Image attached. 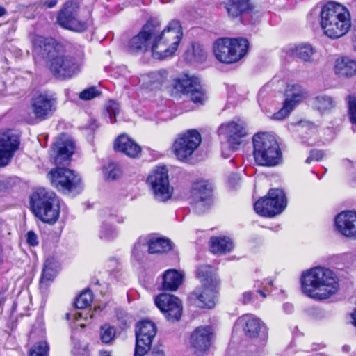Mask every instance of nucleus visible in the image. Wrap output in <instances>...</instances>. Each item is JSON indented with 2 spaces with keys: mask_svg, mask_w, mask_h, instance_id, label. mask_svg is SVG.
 <instances>
[{
  "mask_svg": "<svg viewBox=\"0 0 356 356\" xmlns=\"http://www.w3.org/2000/svg\"><path fill=\"white\" fill-rule=\"evenodd\" d=\"M182 36L179 21H171L164 29L157 21H148L140 31L129 40L127 51L131 54L139 55L150 50L154 58L163 59L175 54Z\"/></svg>",
  "mask_w": 356,
  "mask_h": 356,
  "instance_id": "obj_1",
  "label": "nucleus"
},
{
  "mask_svg": "<svg viewBox=\"0 0 356 356\" xmlns=\"http://www.w3.org/2000/svg\"><path fill=\"white\" fill-rule=\"evenodd\" d=\"M302 291L314 300H325L335 294L339 288V280L334 271L316 266L304 271L301 276Z\"/></svg>",
  "mask_w": 356,
  "mask_h": 356,
  "instance_id": "obj_2",
  "label": "nucleus"
},
{
  "mask_svg": "<svg viewBox=\"0 0 356 356\" xmlns=\"http://www.w3.org/2000/svg\"><path fill=\"white\" fill-rule=\"evenodd\" d=\"M321 26L325 35L332 39L343 36L351 26L349 10L340 3H327L321 11Z\"/></svg>",
  "mask_w": 356,
  "mask_h": 356,
  "instance_id": "obj_3",
  "label": "nucleus"
},
{
  "mask_svg": "<svg viewBox=\"0 0 356 356\" xmlns=\"http://www.w3.org/2000/svg\"><path fill=\"white\" fill-rule=\"evenodd\" d=\"M197 277L202 286L192 292L189 298L197 307L211 309L216 302L218 278L209 265H202L197 268Z\"/></svg>",
  "mask_w": 356,
  "mask_h": 356,
  "instance_id": "obj_4",
  "label": "nucleus"
},
{
  "mask_svg": "<svg viewBox=\"0 0 356 356\" xmlns=\"http://www.w3.org/2000/svg\"><path fill=\"white\" fill-rule=\"evenodd\" d=\"M33 213L41 221L55 223L60 214V201L56 195L44 188L37 189L31 196Z\"/></svg>",
  "mask_w": 356,
  "mask_h": 356,
  "instance_id": "obj_5",
  "label": "nucleus"
},
{
  "mask_svg": "<svg viewBox=\"0 0 356 356\" xmlns=\"http://www.w3.org/2000/svg\"><path fill=\"white\" fill-rule=\"evenodd\" d=\"M253 156L258 165L273 167L282 161V152L275 138L268 133H257L252 138Z\"/></svg>",
  "mask_w": 356,
  "mask_h": 356,
  "instance_id": "obj_6",
  "label": "nucleus"
},
{
  "mask_svg": "<svg viewBox=\"0 0 356 356\" xmlns=\"http://www.w3.org/2000/svg\"><path fill=\"white\" fill-rule=\"evenodd\" d=\"M249 42L243 38H222L216 40L213 51L218 60L230 64L240 60L247 53Z\"/></svg>",
  "mask_w": 356,
  "mask_h": 356,
  "instance_id": "obj_7",
  "label": "nucleus"
},
{
  "mask_svg": "<svg viewBox=\"0 0 356 356\" xmlns=\"http://www.w3.org/2000/svg\"><path fill=\"white\" fill-rule=\"evenodd\" d=\"M286 204L284 191L279 188H273L268 191V197H262L254 203V209L260 216L273 217L281 213Z\"/></svg>",
  "mask_w": 356,
  "mask_h": 356,
  "instance_id": "obj_8",
  "label": "nucleus"
},
{
  "mask_svg": "<svg viewBox=\"0 0 356 356\" xmlns=\"http://www.w3.org/2000/svg\"><path fill=\"white\" fill-rule=\"evenodd\" d=\"M174 88L197 105H203L207 101V91L197 77L183 74L175 80Z\"/></svg>",
  "mask_w": 356,
  "mask_h": 356,
  "instance_id": "obj_9",
  "label": "nucleus"
},
{
  "mask_svg": "<svg viewBox=\"0 0 356 356\" xmlns=\"http://www.w3.org/2000/svg\"><path fill=\"white\" fill-rule=\"evenodd\" d=\"M83 60L82 51L77 58L59 54L50 60L49 70L56 77L71 78L79 71Z\"/></svg>",
  "mask_w": 356,
  "mask_h": 356,
  "instance_id": "obj_10",
  "label": "nucleus"
},
{
  "mask_svg": "<svg viewBox=\"0 0 356 356\" xmlns=\"http://www.w3.org/2000/svg\"><path fill=\"white\" fill-rule=\"evenodd\" d=\"M57 22L63 28L75 32L87 29V22L79 15V7L76 3L66 2L58 12Z\"/></svg>",
  "mask_w": 356,
  "mask_h": 356,
  "instance_id": "obj_11",
  "label": "nucleus"
},
{
  "mask_svg": "<svg viewBox=\"0 0 356 356\" xmlns=\"http://www.w3.org/2000/svg\"><path fill=\"white\" fill-rule=\"evenodd\" d=\"M51 184L64 193L79 192L81 179L74 172L67 168H56L48 174Z\"/></svg>",
  "mask_w": 356,
  "mask_h": 356,
  "instance_id": "obj_12",
  "label": "nucleus"
},
{
  "mask_svg": "<svg viewBox=\"0 0 356 356\" xmlns=\"http://www.w3.org/2000/svg\"><path fill=\"white\" fill-rule=\"evenodd\" d=\"M201 143L200 133L194 129L179 135L173 143L172 151L177 159L186 161L191 157Z\"/></svg>",
  "mask_w": 356,
  "mask_h": 356,
  "instance_id": "obj_13",
  "label": "nucleus"
},
{
  "mask_svg": "<svg viewBox=\"0 0 356 356\" xmlns=\"http://www.w3.org/2000/svg\"><path fill=\"white\" fill-rule=\"evenodd\" d=\"M147 182L156 200L165 202L171 197L173 189L170 186L168 170L165 166L155 168L149 175Z\"/></svg>",
  "mask_w": 356,
  "mask_h": 356,
  "instance_id": "obj_14",
  "label": "nucleus"
},
{
  "mask_svg": "<svg viewBox=\"0 0 356 356\" xmlns=\"http://www.w3.org/2000/svg\"><path fill=\"white\" fill-rule=\"evenodd\" d=\"M214 338L215 334L211 326H199L190 336L189 348L196 356H204L209 352Z\"/></svg>",
  "mask_w": 356,
  "mask_h": 356,
  "instance_id": "obj_15",
  "label": "nucleus"
},
{
  "mask_svg": "<svg viewBox=\"0 0 356 356\" xmlns=\"http://www.w3.org/2000/svg\"><path fill=\"white\" fill-rule=\"evenodd\" d=\"M156 334V327L153 322L142 321L137 324L134 356H145L149 351Z\"/></svg>",
  "mask_w": 356,
  "mask_h": 356,
  "instance_id": "obj_16",
  "label": "nucleus"
},
{
  "mask_svg": "<svg viewBox=\"0 0 356 356\" xmlns=\"http://www.w3.org/2000/svg\"><path fill=\"white\" fill-rule=\"evenodd\" d=\"M220 136L225 138L232 149H238L242 140L248 135L245 122L241 119L222 123L218 129Z\"/></svg>",
  "mask_w": 356,
  "mask_h": 356,
  "instance_id": "obj_17",
  "label": "nucleus"
},
{
  "mask_svg": "<svg viewBox=\"0 0 356 356\" xmlns=\"http://www.w3.org/2000/svg\"><path fill=\"white\" fill-rule=\"evenodd\" d=\"M20 145V136L13 129L0 131V168L8 165Z\"/></svg>",
  "mask_w": 356,
  "mask_h": 356,
  "instance_id": "obj_18",
  "label": "nucleus"
},
{
  "mask_svg": "<svg viewBox=\"0 0 356 356\" xmlns=\"http://www.w3.org/2000/svg\"><path fill=\"white\" fill-rule=\"evenodd\" d=\"M56 108V99L46 93H40L33 97L31 102V111L34 119L29 120L30 123L35 120L42 121L51 115Z\"/></svg>",
  "mask_w": 356,
  "mask_h": 356,
  "instance_id": "obj_19",
  "label": "nucleus"
},
{
  "mask_svg": "<svg viewBox=\"0 0 356 356\" xmlns=\"http://www.w3.org/2000/svg\"><path fill=\"white\" fill-rule=\"evenodd\" d=\"M155 304L168 321L175 322L181 318V302L174 295L161 293L156 298Z\"/></svg>",
  "mask_w": 356,
  "mask_h": 356,
  "instance_id": "obj_20",
  "label": "nucleus"
},
{
  "mask_svg": "<svg viewBox=\"0 0 356 356\" xmlns=\"http://www.w3.org/2000/svg\"><path fill=\"white\" fill-rule=\"evenodd\" d=\"M212 184L208 181L200 180L193 184L191 195L198 212H205L212 205Z\"/></svg>",
  "mask_w": 356,
  "mask_h": 356,
  "instance_id": "obj_21",
  "label": "nucleus"
},
{
  "mask_svg": "<svg viewBox=\"0 0 356 356\" xmlns=\"http://www.w3.org/2000/svg\"><path fill=\"white\" fill-rule=\"evenodd\" d=\"M33 45L38 54H40L44 58H49V60L58 55L63 49L62 45L54 38H44L41 35H35L33 38Z\"/></svg>",
  "mask_w": 356,
  "mask_h": 356,
  "instance_id": "obj_22",
  "label": "nucleus"
},
{
  "mask_svg": "<svg viewBox=\"0 0 356 356\" xmlns=\"http://www.w3.org/2000/svg\"><path fill=\"white\" fill-rule=\"evenodd\" d=\"M335 225L342 235L356 238V211L341 212L335 218Z\"/></svg>",
  "mask_w": 356,
  "mask_h": 356,
  "instance_id": "obj_23",
  "label": "nucleus"
},
{
  "mask_svg": "<svg viewBox=\"0 0 356 356\" xmlns=\"http://www.w3.org/2000/svg\"><path fill=\"white\" fill-rule=\"evenodd\" d=\"M114 149L129 157L136 158L141 152V147L126 134L120 135L115 141Z\"/></svg>",
  "mask_w": 356,
  "mask_h": 356,
  "instance_id": "obj_24",
  "label": "nucleus"
},
{
  "mask_svg": "<svg viewBox=\"0 0 356 356\" xmlns=\"http://www.w3.org/2000/svg\"><path fill=\"white\" fill-rule=\"evenodd\" d=\"M74 143L71 139L57 141L54 143L53 151L56 153L54 163L56 165H65L73 154Z\"/></svg>",
  "mask_w": 356,
  "mask_h": 356,
  "instance_id": "obj_25",
  "label": "nucleus"
},
{
  "mask_svg": "<svg viewBox=\"0 0 356 356\" xmlns=\"http://www.w3.org/2000/svg\"><path fill=\"white\" fill-rule=\"evenodd\" d=\"M238 323L243 327L245 335L250 338L256 337L264 328L260 319L252 314H246L238 318Z\"/></svg>",
  "mask_w": 356,
  "mask_h": 356,
  "instance_id": "obj_26",
  "label": "nucleus"
},
{
  "mask_svg": "<svg viewBox=\"0 0 356 356\" xmlns=\"http://www.w3.org/2000/svg\"><path fill=\"white\" fill-rule=\"evenodd\" d=\"M140 242L148 243V252L149 254H163L172 249L170 241L161 237L143 236Z\"/></svg>",
  "mask_w": 356,
  "mask_h": 356,
  "instance_id": "obj_27",
  "label": "nucleus"
},
{
  "mask_svg": "<svg viewBox=\"0 0 356 356\" xmlns=\"http://www.w3.org/2000/svg\"><path fill=\"white\" fill-rule=\"evenodd\" d=\"M334 72L339 77L350 78L356 76V61L348 57L337 59Z\"/></svg>",
  "mask_w": 356,
  "mask_h": 356,
  "instance_id": "obj_28",
  "label": "nucleus"
},
{
  "mask_svg": "<svg viewBox=\"0 0 356 356\" xmlns=\"http://www.w3.org/2000/svg\"><path fill=\"white\" fill-rule=\"evenodd\" d=\"M312 108L321 114L330 113L337 106L336 99L326 94L316 95L311 100Z\"/></svg>",
  "mask_w": 356,
  "mask_h": 356,
  "instance_id": "obj_29",
  "label": "nucleus"
},
{
  "mask_svg": "<svg viewBox=\"0 0 356 356\" xmlns=\"http://www.w3.org/2000/svg\"><path fill=\"white\" fill-rule=\"evenodd\" d=\"M273 283V281L271 279H268L263 282H256L254 284L256 294L251 291H245L242 294L241 301L243 304H248L257 298V294H259L263 299L266 298L267 297L266 292L268 291V286H272Z\"/></svg>",
  "mask_w": 356,
  "mask_h": 356,
  "instance_id": "obj_30",
  "label": "nucleus"
},
{
  "mask_svg": "<svg viewBox=\"0 0 356 356\" xmlns=\"http://www.w3.org/2000/svg\"><path fill=\"white\" fill-rule=\"evenodd\" d=\"M226 8L228 15L232 18L242 14H252L254 11V6L251 4L250 0H230Z\"/></svg>",
  "mask_w": 356,
  "mask_h": 356,
  "instance_id": "obj_31",
  "label": "nucleus"
},
{
  "mask_svg": "<svg viewBox=\"0 0 356 356\" xmlns=\"http://www.w3.org/2000/svg\"><path fill=\"white\" fill-rule=\"evenodd\" d=\"M184 274L175 269L167 270L163 275V288L165 290L176 291L181 284Z\"/></svg>",
  "mask_w": 356,
  "mask_h": 356,
  "instance_id": "obj_32",
  "label": "nucleus"
},
{
  "mask_svg": "<svg viewBox=\"0 0 356 356\" xmlns=\"http://www.w3.org/2000/svg\"><path fill=\"white\" fill-rule=\"evenodd\" d=\"M58 269V264L54 257L45 260L40 278L42 286H47L56 277Z\"/></svg>",
  "mask_w": 356,
  "mask_h": 356,
  "instance_id": "obj_33",
  "label": "nucleus"
},
{
  "mask_svg": "<svg viewBox=\"0 0 356 356\" xmlns=\"http://www.w3.org/2000/svg\"><path fill=\"white\" fill-rule=\"evenodd\" d=\"M210 250L215 254H225L233 248L231 239L225 236H213L209 241Z\"/></svg>",
  "mask_w": 356,
  "mask_h": 356,
  "instance_id": "obj_34",
  "label": "nucleus"
},
{
  "mask_svg": "<svg viewBox=\"0 0 356 356\" xmlns=\"http://www.w3.org/2000/svg\"><path fill=\"white\" fill-rule=\"evenodd\" d=\"M166 78L167 72L165 70H160L141 76L140 78V82H141L142 85L147 88H153L161 85Z\"/></svg>",
  "mask_w": 356,
  "mask_h": 356,
  "instance_id": "obj_35",
  "label": "nucleus"
},
{
  "mask_svg": "<svg viewBox=\"0 0 356 356\" xmlns=\"http://www.w3.org/2000/svg\"><path fill=\"white\" fill-rule=\"evenodd\" d=\"M305 95L306 92L301 86L298 84L288 85L286 90L285 102H290L289 105L294 108L305 98Z\"/></svg>",
  "mask_w": 356,
  "mask_h": 356,
  "instance_id": "obj_36",
  "label": "nucleus"
},
{
  "mask_svg": "<svg viewBox=\"0 0 356 356\" xmlns=\"http://www.w3.org/2000/svg\"><path fill=\"white\" fill-rule=\"evenodd\" d=\"M315 53V49L309 44H302L296 46L293 54L304 62H312V56Z\"/></svg>",
  "mask_w": 356,
  "mask_h": 356,
  "instance_id": "obj_37",
  "label": "nucleus"
},
{
  "mask_svg": "<svg viewBox=\"0 0 356 356\" xmlns=\"http://www.w3.org/2000/svg\"><path fill=\"white\" fill-rule=\"evenodd\" d=\"M116 336V328L108 323H104L99 329V339L104 344H111Z\"/></svg>",
  "mask_w": 356,
  "mask_h": 356,
  "instance_id": "obj_38",
  "label": "nucleus"
},
{
  "mask_svg": "<svg viewBox=\"0 0 356 356\" xmlns=\"http://www.w3.org/2000/svg\"><path fill=\"white\" fill-rule=\"evenodd\" d=\"M103 172L104 177L108 181H113L118 179L122 175V170L116 163L110 162L104 167Z\"/></svg>",
  "mask_w": 356,
  "mask_h": 356,
  "instance_id": "obj_39",
  "label": "nucleus"
},
{
  "mask_svg": "<svg viewBox=\"0 0 356 356\" xmlns=\"http://www.w3.org/2000/svg\"><path fill=\"white\" fill-rule=\"evenodd\" d=\"M105 117L108 118L111 123L117 121L116 116L120 112V105L113 100H109L105 105Z\"/></svg>",
  "mask_w": 356,
  "mask_h": 356,
  "instance_id": "obj_40",
  "label": "nucleus"
},
{
  "mask_svg": "<svg viewBox=\"0 0 356 356\" xmlns=\"http://www.w3.org/2000/svg\"><path fill=\"white\" fill-rule=\"evenodd\" d=\"M92 300V293L90 290L83 291L76 299L74 302L77 309H85L88 307Z\"/></svg>",
  "mask_w": 356,
  "mask_h": 356,
  "instance_id": "obj_41",
  "label": "nucleus"
},
{
  "mask_svg": "<svg viewBox=\"0 0 356 356\" xmlns=\"http://www.w3.org/2000/svg\"><path fill=\"white\" fill-rule=\"evenodd\" d=\"M117 235V231L115 227L106 222H104L99 231V237L102 239L109 240L113 238Z\"/></svg>",
  "mask_w": 356,
  "mask_h": 356,
  "instance_id": "obj_42",
  "label": "nucleus"
},
{
  "mask_svg": "<svg viewBox=\"0 0 356 356\" xmlns=\"http://www.w3.org/2000/svg\"><path fill=\"white\" fill-rule=\"evenodd\" d=\"M49 346L45 341L35 344L30 350L29 356H48Z\"/></svg>",
  "mask_w": 356,
  "mask_h": 356,
  "instance_id": "obj_43",
  "label": "nucleus"
},
{
  "mask_svg": "<svg viewBox=\"0 0 356 356\" xmlns=\"http://www.w3.org/2000/svg\"><path fill=\"white\" fill-rule=\"evenodd\" d=\"M290 102H284L283 107L277 113L273 114L272 119L275 120H282L287 117L291 111L294 108L289 105Z\"/></svg>",
  "mask_w": 356,
  "mask_h": 356,
  "instance_id": "obj_44",
  "label": "nucleus"
},
{
  "mask_svg": "<svg viewBox=\"0 0 356 356\" xmlns=\"http://www.w3.org/2000/svg\"><path fill=\"white\" fill-rule=\"evenodd\" d=\"M140 241L141 237H140L138 241L134 244L132 250V254L136 259H140L146 251V248H148L147 243H142Z\"/></svg>",
  "mask_w": 356,
  "mask_h": 356,
  "instance_id": "obj_45",
  "label": "nucleus"
},
{
  "mask_svg": "<svg viewBox=\"0 0 356 356\" xmlns=\"http://www.w3.org/2000/svg\"><path fill=\"white\" fill-rule=\"evenodd\" d=\"M99 95L100 92L95 87H90L81 92L79 98L83 100H90Z\"/></svg>",
  "mask_w": 356,
  "mask_h": 356,
  "instance_id": "obj_46",
  "label": "nucleus"
},
{
  "mask_svg": "<svg viewBox=\"0 0 356 356\" xmlns=\"http://www.w3.org/2000/svg\"><path fill=\"white\" fill-rule=\"evenodd\" d=\"M192 51L194 56V58L198 61L202 62L206 58V51L203 49L202 46L200 44H194L192 46Z\"/></svg>",
  "mask_w": 356,
  "mask_h": 356,
  "instance_id": "obj_47",
  "label": "nucleus"
},
{
  "mask_svg": "<svg viewBox=\"0 0 356 356\" xmlns=\"http://www.w3.org/2000/svg\"><path fill=\"white\" fill-rule=\"evenodd\" d=\"M349 118L352 124H356V98L350 97L349 102Z\"/></svg>",
  "mask_w": 356,
  "mask_h": 356,
  "instance_id": "obj_48",
  "label": "nucleus"
},
{
  "mask_svg": "<svg viewBox=\"0 0 356 356\" xmlns=\"http://www.w3.org/2000/svg\"><path fill=\"white\" fill-rule=\"evenodd\" d=\"M118 320L121 328L124 329L131 324V318L126 313L120 312L118 314Z\"/></svg>",
  "mask_w": 356,
  "mask_h": 356,
  "instance_id": "obj_49",
  "label": "nucleus"
},
{
  "mask_svg": "<svg viewBox=\"0 0 356 356\" xmlns=\"http://www.w3.org/2000/svg\"><path fill=\"white\" fill-rule=\"evenodd\" d=\"M323 156V152L321 150L314 149L310 152L309 156L307 158L305 162L310 163L312 161H318Z\"/></svg>",
  "mask_w": 356,
  "mask_h": 356,
  "instance_id": "obj_50",
  "label": "nucleus"
},
{
  "mask_svg": "<svg viewBox=\"0 0 356 356\" xmlns=\"http://www.w3.org/2000/svg\"><path fill=\"white\" fill-rule=\"evenodd\" d=\"M26 241L31 246H35L38 244V236L33 231H29L26 234Z\"/></svg>",
  "mask_w": 356,
  "mask_h": 356,
  "instance_id": "obj_51",
  "label": "nucleus"
},
{
  "mask_svg": "<svg viewBox=\"0 0 356 356\" xmlns=\"http://www.w3.org/2000/svg\"><path fill=\"white\" fill-rule=\"evenodd\" d=\"M74 354H77L76 356H88V353L86 352V350L85 349H81L80 350L79 348H77L76 350V343L77 344H79V341H76V342H74Z\"/></svg>",
  "mask_w": 356,
  "mask_h": 356,
  "instance_id": "obj_52",
  "label": "nucleus"
},
{
  "mask_svg": "<svg viewBox=\"0 0 356 356\" xmlns=\"http://www.w3.org/2000/svg\"><path fill=\"white\" fill-rule=\"evenodd\" d=\"M58 3V0H45L42 1L41 3L42 6H46L47 8H51L56 6Z\"/></svg>",
  "mask_w": 356,
  "mask_h": 356,
  "instance_id": "obj_53",
  "label": "nucleus"
},
{
  "mask_svg": "<svg viewBox=\"0 0 356 356\" xmlns=\"http://www.w3.org/2000/svg\"><path fill=\"white\" fill-rule=\"evenodd\" d=\"M152 356H165V353L163 350L161 349H153L152 353Z\"/></svg>",
  "mask_w": 356,
  "mask_h": 356,
  "instance_id": "obj_54",
  "label": "nucleus"
},
{
  "mask_svg": "<svg viewBox=\"0 0 356 356\" xmlns=\"http://www.w3.org/2000/svg\"><path fill=\"white\" fill-rule=\"evenodd\" d=\"M111 220H115L118 223H122L124 221V218L122 216H118L117 215H111L110 216Z\"/></svg>",
  "mask_w": 356,
  "mask_h": 356,
  "instance_id": "obj_55",
  "label": "nucleus"
},
{
  "mask_svg": "<svg viewBox=\"0 0 356 356\" xmlns=\"http://www.w3.org/2000/svg\"><path fill=\"white\" fill-rule=\"evenodd\" d=\"M98 127L97 122L94 120H91L88 124V128L91 130H95Z\"/></svg>",
  "mask_w": 356,
  "mask_h": 356,
  "instance_id": "obj_56",
  "label": "nucleus"
},
{
  "mask_svg": "<svg viewBox=\"0 0 356 356\" xmlns=\"http://www.w3.org/2000/svg\"><path fill=\"white\" fill-rule=\"evenodd\" d=\"M6 301V298L3 296V295L0 294V314L3 311V307Z\"/></svg>",
  "mask_w": 356,
  "mask_h": 356,
  "instance_id": "obj_57",
  "label": "nucleus"
},
{
  "mask_svg": "<svg viewBox=\"0 0 356 356\" xmlns=\"http://www.w3.org/2000/svg\"><path fill=\"white\" fill-rule=\"evenodd\" d=\"M284 309L289 313L291 312L293 310V306L291 304L286 303L284 305Z\"/></svg>",
  "mask_w": 356,
  "mask_h": 356,
  "instance_id": "obj_58",
  "label": "nucleus"
},
{
  "mask_svg": "<svg viewBox=\"0 0 356 356\" xmlns=\"http://www.w3.org/2000/svg\"><path fill=\"white\" fill-rule=\"evenodd\" d=\"M6 13V10L5 8L0 6V17L3 16Z\"/></svg>",
  "mask_w": 356,
  "mask_h": 356,
  "instance_id": "obj_59",
  "label": "nucleus"
},
{
  "mask_svg": "<svg viewBox=\"0 0 356 356\" xmlns=\"http://www.w3.org/2000/svg\"><path fill=\"white\" fill-rule=\"evenodd\" d=\"M232 179L237 181L239 180V178L236 175H234L232 177L229 178V181H231Z\"/></svg>",
  "mask_w": 356,
  "mask_h": 356,
  "instance_id": "obj_60",
  "label": "nucleus"
},
{
  "mask_svg": "<svg viewBox=\"0 0 356 356\" xmlns=\"http://www.w3.org/2000/svg\"><path fill=\"white\" fill-rule=\"evenodd\" d=\"M74 315L76 316V318H81L82 317V314L81 313H76Z\"/></svg>",
  "mask_w": 356,
  "mask_h": 356,
  "instance_id": "obj_61",
  "label": "nucleus"
},
{
  "mask_svg": "<svg viewBox=\"0 0 356 356\" xmlns=\"http://www.w3.org/2000/svg\"><path fill=\"white\" fill-rule=\"evenodd\" d=\"M343 348V350L345 351H348V346H344Z\"/></svg>",
  "mask_w": 356,
  "mask_h": 356,
  "instance_id": "obj_62",
  "label": "nucleus"
},
{
  "mask_svg": "<svg viewBox=\"0 0 356 356\" xmlns=\"http://www.w3.org/2000/svg\"><path fill=\"white\" fill-rule=\"evenodd\" d=\"M95 312H93L91 314H90V318H93L94 317V315H95Z\"/></svg>",
  "mask_w": 356,
  "mask_h": 356,
  "instance_id": "obj_63",
  "label": "nucleus"
},
{
  "mask_svg": "<svg viewBox=\"0 0 356 356\" xmlns=\"http://www.w3.org/2000/svg\"><path fill=\"white\" fill-rule=\"evenodd\" d=\"M66 316H67V319H69V318H70V314H66Z\"/></svg>",
  "mask_w": 356,
  "mask_h": 356,
  "instance_id": "obj_64",
  "label": "nucleus"
}]
</instances>
